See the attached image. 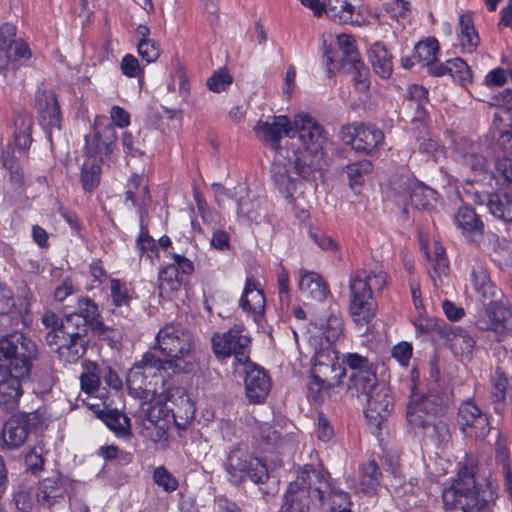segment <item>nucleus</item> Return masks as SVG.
I'll return each mask as SVG.
<instances>
[{
	"label": "nucleus",
	"mask_w": 512,
	"mask_h": 512,
	"mask_svg": "<svg viewBox=\"0 0 512 512\" xmlns=\"http://www.w3.org/2000/svg\"><path fill=\"white\" fill-rule=\"evenodd\" d=\"M121 73L127 78H144V68L140 66L138 59L132 54H125L120 62Z\"/></svg>",
	"instance_id": "60"
},
{
	"label": "nucleus",
	"mask_w": 512,
	"mask_h": 512,
	"mask_svg": "<svg viewBox=\"0 0 512 512\" xmlns=\"http://www.w3.org/2000/svg\"><path fill=\"white\" fill-rule=\"evenodd\" d=\"M389 276L382 268H357L349 276V314L359 327L369 326L377 313L374 292H382Z\"/></svg>",
	"instance_id": "5"
},
{
	"label": "nucleus",
	"mask_w": 512,
	"mask_h": 512,
	"mask_svg": "<svg viewBox=\"0 0 512 512\" xmlns=\"http://www.w3.org/2000/svg\"><path fill=\"white\" fill-rule=\"evenodd\" d=\"M174 422L179 429L185 428V423L178 422L175 413L165 405L152 404L144 412L140 436L145 441H150L156 450H165L169 446L168 430L171 422Z\"/></svg>",
	"instance_id": "10"
},
{
	"label": "nucleus",
	"mask_w": 512,
	"mask_h": 512,
	"mask_svg": "<svg viewBox=\"0 0 512 512\" xmlns=\"http://www.w3.org/2000/svg\"><path fill=\"white\" fill-rule=\"evenodd\" d=\"M437 192L423 183H417L410 192V202L418 210H430L436 202Z\"/></svg>",
	"instance_id": "42"
},
{
	"label": "nucleus",
	"mask_w": 512,
	"mask_h": 512,
	"mask_svg": "<svg viewBox=\"0 0 512 512\" xmlns=\"http://www.w3.org/2000/svg\"><path fill=\"white\" fill-rule=\"evenodd\" d=\"M366 401L364 414L367 420L380 427L394 407L390 389L384 385L363 398Z\"/></svg>",
	"instance_id": "24"
},
{
	"label": "nucleus",
	"mask_w": 512,
	"mask_h": 512,
	"mask_svg": "<svg viewBox=\"0 0 512 512\" xmlns=\"http://www.w3.org/2000/svg\"><path fill=\"white\" fill-rule=\"evenodd\" d=\"M160 286L167 291H178L183 284V278L172 263L163 266L158 274Z\"/></svg>",
	"instance_id": "50"
},
{
	"label": "nucleus",
	"mask_w": 512,
	"mask_h": 512,
	"mask_svg": "<svg viewBox=\"0 0 512 512\" xmlns=\"http://www.w3.org/2000/svg\"><path fill=\"white\" fill-rule=\"evenodd\" d=\"M116 136L111 133L109 136L103 137L101 132L95 130L91 134L85 136V145L83 152L88 160L97 159L102 163L103 159L108 157L115 147Z\"/></svg>",
	"instance_id": "29"
},
{
	"label": "nucleus",
	"mask_w": 512,
	"mask_h": 512,
	"mask_svg": "<svg viewBox=\"0 0 512 512\" xmlns=\"http://www.w3.org/2000/svg\"><path fill=\"white\" fill-rule=\"evenodd\" d=\"M41 321L49 329L45 336L47 345L60 361L67 364L77 363L86 354L90 343L89 329L110 345L121 338L118 329L104 323L98 304L88 296L77 299L74 312L59 317L48 310Z\"/></svg>",
	"instance_id": "1"
},
{
	"label": "nucleus",
	"mask_w": 512,
	"mask_h": 512,
	"mask_svg": "<svg viewBox=\"0 0 512 512\" xmlns=\"http://www.w3.org/2000/svg\"><path fill=\"white\" fill-rule=\"evenodd\" d=\"M14 125V140L16 147L21 151H27L33 142V118L26 112L19 113L14 119Z\"/></svg>",
	"instance_id": "39"
},
{
	"label": "nucleus",
	"mask_w": 512,
	"mask_h": 512,
	"mask_svg": "<svg viewBox=\"0 0 512 512\" xmlns=\"http://www.w3.org/2000/svg\"><path fill=\"white\" fill-rule=\"evenodd\" d=\"M135 247L140 258L153 262L159 257V249L156 240L149 234L147 225L144 224L143 217L140 218V231L135 241Z\"/></svg>",
	"instance_id": "40"
},
{
	"label": "nucleus",
	"mask_w": 512,
	"mask_h": 512,
	"mask_svg": "<svg viewBox=\"0 0 512 512\" xmlns=\"http://www.w3.org/2000/svg\"><path fill=\"white\" fill-rule=\"evenodd\" d=\"M152 478L154 483L166 493L176 491L179 486L177 478L163 465L154 469Z\"/></svg>",
	"instance_id": "55"
},
{
	"label": "nucleus",
	"mask_w": 512,
	"mask_h": 512,
	"mask_svg": "<svg viewBox=\"0 0 512 512\" xmlns=\"http://www.w3.org/2000/svg\"><path fill=\"white\" fill-rule=\"evenodd\" d=\"M101 179V162L97 159L84 161L80 169V183L83 191L88 194L93 193L100 186Z\"/></svg>",
	"instance_id": "38"
},
{
	"label": "nucleus",
	"mask_w": 512,
	"mask_h": 512,
	"mask_svg": "<svg viewBox=\"0 0 512 512\" xmlns=\"http://www.w3.org/2000/svg\"><path fill=\"white\" fill-rule=\"evenodd\" d=\"M429 91L422 85L414 84L408 89V99L416 102V113L418 117H424L427 111L424 107L429 101Z\"/></svg>",
	"instance_id": "57"
},
{
	"label": "nucleus",
	"mask_w": 512,
	"mask_h": 512,
	"mask_svg": "<svg viewBox=\"0 0 512 512\" xmlns=\"http://www.w3.org/2000/svg\"><path fill=\"white\" fill-rule=\"evenodd\" d=\"M293 127L295 137L301 143L300 153L318 157L323 154L324 145L327 142V132L313 117L308 114H297L294 117Z\"/></svg>",
	"instance_id": "14"
},
{
	"label": "nucleus",
	"mask_w": 512,
	"mask_h": 512,
	"mask_svg": "<svg viewBox=\"0 0 512 512\" xmlns=\"http://www.w3.org/2000/svg\"><path fill=\"white\" fill-rule=\"evenodd\" d=\"M223 469L226 480L237 487L248 479L255 484H264L269 478L266 465L244 443H236L229 448L223 461Z\"/></svg>",
	"instance_id": "8"
},
{
	"label": "nucleus",
	"mask_w": 512,
	"mask_h": 512,
	"mask_svg": "<svg viewBox=\"0 0 512 512\" xmlns=\"http://www.w3.org/2000/svg\"><path fill=\"white\" fill-rule=\"evenodd\" d=\"M490 386L489 397L493 404L494 412L502 414L506 406L509 378L501 367H496L493 374H491Z\"/></svg>",
	"instance_id": "32"
},
{
	"label": "nucleus",
	"mask_w": 512,
	"mask_h": 512,
	"mask_svg": "<svg viewBox=\"0 0 512 512\" xmlns=\"http://www.w3.org/2000/svg\"><path fill=\"white\" fill-rule=\"evenodd\" d=\"M210 343L214 357L224 364L232 358L231 364L235 370L251 360L252 338L243 325L235 324L227 331L215 332Z\"/></svg>",
	"instance_id": "9"
},
{
	"label": "nucleus",
	"mask_w": 512,
	"mask_h": 512,
	"mask_svg": "<svg viewBox=\"0 0 512 512\" xmlns=\"http://www.w3.org/2000/svg\"><path fill=\"white\" fill-rule=\"evenodd\" d=\"M439 50L438 40L435 37H427L414 46V57L418 62L428 65L433 60H436Z\"/></svg>",
	"instance_id": "46"
},
{
	"label": "nucleus",
	"mask_w": 512,
	"mask_h": 512,
	"mask_svg": "<svg viewBox=\"0 0 512 512\" xmlns=\"http://www.w3.org/2000/svg\"><path fill=\"white\" fill-rule=\"evenodd\" d=\"M161 359L153 352L148 351L144 353L142 359L136 362L128 371L126 376L127 387L130 391L135 393L144 392L147 390V378L155 377L157 375L163 378L161 368Z\"/></svg>",
	"instance_id": "20"
},
{
	"label": "nucleus",
	"mask_w": 512,
	"mask_h": 512,
	"mask_svg": "<svg viewBox=\"0 0 512 512\" xmlns=\"http://www.w3.org/2000/svg\"><path fill=\"white\" fill-rule=\"evenodd\" d=\"M479 329L494 332L498 338L512 331V307L502 301H491L479 314Z\"/></svg>",
	"instance_id": "18"
},
{
	"label": "nucleus",
	"mask_w": 512,
	"mask_h": 512,
	"mask_svg": "<svg viewBox=\"0 0 512 512\" xmlns=\"http://www.w3.org/2000/svg\"><path fill=\"white\" fill-rule=\"evenodd\" d=\"M125 187V203H131L133 207H136L140 218H142L151 199L149 187L144 184V176L136 172L131 173Z\"/></svg>",
	"instance_id": "28"
},
{
	"label": "nucleus",
	"mask_w": 512,
	"mask_h": 512,
	"mask_svg": "<svg viewBox=\"0 0 512 512\" xmlns=\"http://www.w3.org/2000/svg\"><path fill=\"white\" fill-rule=\"evenodd\" d=\"M336 40L342 53L340 59H336L337 51L332 45H324L322 64L327 78L335 77L341 69H345L347 66L361 60L356 41L352 35L342 33L337 36Z\"/></svg>",
	"instance_id": "15"
},
{
	"label": "nucleus",
	"mask_w": 512,
	"mask_h": 512,
	"mask_svg": "<svg viewBox=\"0 0 512 512\" xmlns=\"http://www.w3.org/2000/svg\"><path fill=\"white\" fill-rule=\"evenodd\" d=\"M232 82L233 78L228 71L226 69H219L207 79V87L212 92L219 93L225 91Z\"/></svg>",
	"instance_id": "61"
},
{
	"label": "nucleus",
	"mask_w": 512,
	"mask_h": 512,
	"mask_svg": "<svg viewBox=\"0 0 512 512\" xmlns=\"http://www.w3.org/2000/svg\"><path fill=\"white\" fill-rule=\"evenodd\" d=\"M457 422L461 432L475 440H484L490 432V422L473 399L463 401L457 413Z\"/></svg>",
	"instance_id": "17"
},
{
	"label": "nucleus",
	"mask_w": 512,
	"mask_h": 512,
	"mask_svg": "<svg viewBox=\"0 0 512 512\" xmlns=\"http://www.w3.org/2000/svg\"><path fill=\"white\" fill-rule=\"evenodd\" d=\"M35 108L39 122L52 137V131L61 129L62 113L56 94L46 89H38L35 95Z\"/></svg>",
	"instance_id": "23"
},
{
	"label": "nucleus",
	"mask_w": 512,
	"mask_h": 512,
	"mask_svg": "<svg viewBox=\"0 0 512 512\" xmlns=\"http://www.w3.org/2000/svg\"><path fill=\"white\" fill-rule=\"evenodd\" d=\"M406 420L411 430L427 435L438 447L451 440V403L441 391L429 390L412 397L407 405Z\"/></svg>",
	"instance_id": "4"
},
{
	"label": "nucleus",
	"mask_w": 512,
	"mask_h": 512,
	"mask_svg": "<svg viewBox=\"0 0 512 512\" xmlns=\"http://www.w3.org/2000/svg\"><path fill=\"white\" fill-rule=\"evenodd\" d=\"M0 367V409L6 412L16 409L23 396V383L30 381Z\"/></svg>",
	"instance_id": "25"
},
{
	"label": "nucleus",
	"mask_w": 512,
	"mask_h": 512,
	"mask_svg": "<svg viewBox=\"0 0 512 512\" xmlns=\"http://www.w3.org/2000/svg\"><path fill=\"white\" fill-rule=\"evenodd\" d=\"M194 347V337L189 330L169 324L158 331L151 349L166 357L161 359V368L165 373L178 374L192 370Z\"/></svg>",
	"instance_id": "6"
},
{
	"label": "nucleus",
	"mask_w": 512,
	"mask_h": 512,
	"mask_svg": "<svg viewBox=\"0 0 512 512\" xmlns=\"http://www.w3.org/2000/svg\"><path fill=\"white\" fill-rule=\"evenodd\" d=\"M346 71L352 74V81L356 91L365 93L369 90L370 70L362 59L358 63L355 62L347 66Z\"/></svg>",
	"instance_id": "48"
},
{
	"label": "nucleus",
	"mask_w": 512,
	"mask_h": 512,
	"mask_svg": "<svg viewBox=\"0 0 512 512\" xmlns=\"http://www.w3.org/2000/svg\"><path fill=\"white\" fill-rule=\"evenodd\" d=\"M494 459L496 466L501 469L503 476L512 473V455L507 436L498 432L494 444Z\"/></svg>",
	"instance_id": "41"
},
{
	"label": "nucleus",
	"mask_w": 512,
	"mask_h": 512,
	"mask_svg": "<svg viewBox=\"0 0 512 512\" xmlns=\"http://www.w3.org/2000/svg\"><path fill=\"white\" fill-rule=\"evenodd\" d=\"M238 307L256 323H259L264 318L266 308L265 293L261 283L253 275H249L245 279Z\"/></svg>",
	"instance_id": "21"
},
{
	"label": "nucleus",
	"mask_w": 512,
	"mask_h": 512,
	"mask_svg": "<svg viewBox=\"0 0 512 512\" xmlns=\"http://www.w3.org/2000/svg\"><path fill=\"white\" fill-rule=\"evenodd\" d=\"M450 76L460 85L466 86L473 82V71L470 66L460 57L448 60Z\"/></svg>",
	"instance_id": "51"
},
{
	"label": "nucleus",
	"mask_w": 512,
	"mask_h": 512,
	"mask_svg": "<svg viewBox=\"0 0 512 512\" xmlns=\"http://www.w3.org/2000/svg\"><path fill=\"white\" fill-rule=\"evenodd\" d=\"M329 478L328 471L306 465L288 484L278 512H310L309 499L313 505L327 507L329 511L350 508V495L334 488Z\"/></svg>",
	"instance_id": "2"
},
{
	"label": "nucleus",
	"mask_w": 512,
	"mask_h": 512,
	"mask_svg": "<svg viewBox=\"0 0 512 512\" xmlns=\"http://www.w3.org/2000/svg\"><path fill=\"white\" fill-rule=\"evenodd\" d=\"M345 363L350 369L348 390L358 398H364L373 391L384 386L377 377V367L367 357L358 353L345 354Z\"/></svg>",
	"instance_id": "13"
},
{
	"label": "nucleus",
	"mask_w": 512,
	"mask_h": 512,
	"mask_svg": "<svg viewBox=\"0 0 512 512\" xmlns=\"http://www.w3.org/2000/svg\"><path fill=\"white\" fill-rule=\"evenodd\" d=\"M110 297L114 307L129 306L132 301L131 289L126 281L118 278H110Z\"/></svg>",
	"instance_id": "45"
},
{
	"label": "nucleus",
	"mask_w": 512,
	"mask_h": 512,
	"mask_svg": "<svg viewBox=\"0 0 512 512\" xmlns=\"http://www.w3.org/2000/svg\"><path fill=\"white\" fill-rule=\"evenodd\" d=\"M137 52L147 64L156 62L161 55L160 45L155 40H139Z\"/></svg>",
	"instance_id": "58"
},
{
	"label": "nucleus",
	"mask_w": 512,
	"mask_h": 512,
	"mask_svg": "<svg viewBox=\"0 0 512 512\" xmlns=\"http://www.w3.org/2000/svg\"><path fill=\"white\" fill-rule=\"evenodd\" d=\"M264 204L265 201L260 197H256L249 201L240 199L238 202L237 210L240 215L245 216L248 220L257 221V219L260 217L258 210L260 207H263Z\"/></svg>",
	"instance_id": "62"
},
{
	"label": "nucleus",
	"mask_w": 512,
	"mask_h": 512,
	"mask_svg": "<svg viewBox=\"0 0 512 512\" xmlns=\"http://www.w3.org/2000/svg\"><path fill=\"white\" fill-rule=\"evenodd\" d=\"M479 203L487 202L490 213L505 222H512V194L510 193H485L477 195Z\"/></svg>",
	"instance_id": "34"
},
{
	"label": "nucleus",
	"mask_w": 512,
	"mask_h": 512,
	"mask_svg": "<svg viewBox=\"0 0 512 512\" xmlns=\"http://www.w3.org/2000/svg\"><path fill=\"white\" fill-rule=\"evenodd\" d=\"M372 67L377 75L383 79H388L393 72L392 55L382 42H376L372 45L369 53Z\"/></svg>",
	"instance_id": "36"
},
{
	"label": "nucleus",
	"mask_w": 512,
	"mask_h": 512,
	"mask_svg": "<svg viewBox=\"0 0 512 512\" xmlns=\"http://www.w3.org/2000/svg\"><path fill=\"white\" fill-rule=\"evenodd\" d=\"M121 144L126 158H143L146 156L142 143L134 140L131 132L125 131L121 136Z\"/></svg>",
	"instance_id": "59"
},
{
	"label": "nucleus",
	"mask_w": 512,
	"mask_h": 512,
	"mask_svg": "<svg viewBox=\"0 0 512 512\" xmlns=\"http://www.w3.org/2000/svg\"><path fill=\"white\" fill-rule=\"evenodd\" d=\"M373 170V163L368 159H362L346 166V173L349 180V185L352 189L357 186H362L364 183V176Z\"/></svg>",
	"instance_id": "49"
},
{
	"label": "nucleus",
	"mask_w": 512,
	"mask_h": 512,
	"mask_svg": "<svg viewBox=\"0 0 512 512\" xmlns=\"http://www.w3.org/2000/svg\"><path fill=\"white\" fill-rule=\"evenodd\" d=\"M346 366L345 355L342 362H340L338 351L329 347L315 353L311 373L334 389L343 383L342 380L346 376Z\"/></svg>",
	"instance_id": "16"
},
{
	"label": "nucleus",
	"mask_w": 512,
	"mask_h": 512,
	"mask_svg": "<svg viewBox=\"0 0 512 512\" xmlns=\"http://www.w3.org/2000/svg\"><path fill=\"white\" fill-rule=\"evenodd\" d=\"M254 132L260 141L276 152L281 149L280 142L283 135L288 138L295 137L293 123L285 115L274 116L271 122L259 120L254 127Z\"/></svg>",
	"instance_id": "22"
},
{
	"label": "nucleus",
	"mask_w": 512,
	"mask_h": 512,
	"mask_svg": "<svg viewBox=\"0 0 512 512\" xmlns=\"http://www.w3.org/2000/svg\"><path fill=\"white\" fill-rule=\"evenodd\" d=\"M43 454L44 445L41 443H38L26 452L24 462L26 470L30 472L31 475L37 476L44 470L45 459Z\"/></svg>",
	"instance_id": "53"
},
{
	"label": "nucleus",
	"mask_w": 512,
	"mask_h": 512,
	"mask_svg": "<svg viewBox=\"0 0 512 512\" xmlns=\"http://www.w3.org/2000/svg\"><path fill=\"white\" fill-rule=\"evenodd\" d=\"M0 160L2 166L9 172L11 181L16 183L22 182V167L14 152L9 149L3 150L0 156Z\"/></svg>",
	"instance_id": "56"
},
{
	"label": "nucleus",
	"mask_w": 512,
	"mask_h": 512,
	"mask_svg": "<svg viewBox=\"0 0 512 512\" xmlns=\"http://www.w3.org/2000/svg\"><path fill=\"white\" fill-rule=\"evenodd\" d=\"M381 471L375 460H370L362 466L360 486L364 493L372 494L377 490Z\"/></svg>",
	"instance_id": "44"
},
{
	"label": "nucleus",
	"mask_w": 512,
	"mask_h": 512,
	"mask_svg": "<svg viewBox=\"0 0 512 512\" xmlns=\"http://www.w3.org/2000/svg\"><path fill=\"white\" fill-rule=\"evenodd\" d=\"M331 390H333V388L323 382L322 379L314 377L313 373L310 374L306 393L307 400L310 404H322L325 398L330 395Z\"/></svg>",
	"instance_id": "47"
},
{
	"label": "nucleus",
	"mask_w": 512,
	"mask_h": 512,
	"mask_svg": "<svg viewBox=\"0 0 512 512\" xmlns=\"http://www.w3.org/2000/svg\"><path fill=\"white\" fill-rule=\"evenodd\" d=\"M470 281L476 293L484 299L496 296L497 286L491 280L490 273L485 266H474L470 272Z\"/></svg>",
	"instance_id": "37"
},
{
	"label": "nucleus",
	"mask_w": 512,
	"mask_h": 512,
	"mask_svg": "<svg viewBox=\"0 0 512 512\" xmlns=\"http://www.w3.org/2000/svg\"><path fill=\"white\" fill-rule=\"evenodd\" d=\"M456 38L462 54H472L479 47L481 40L475 27L473 11L466 10L459 14Z\"/></svg>",
	"instance_id": "27"
},
{
	"label": "nucleus",
	"mask_w": 512,
	"mask_h": 512,
	"mask_svg": "<svg viewBox=\"0 0 512 512\" xmlns=\"http://www.w3.org/2000/svg\"><path fill=\"white\" fill-rule=\"evenodd\" d=\"M92 366L93 370L83 373L80 377L81 389L88 394L97 392L101 383L98 365L93 363Z\"/></svg>",
	"instance_id": "63"
},
{
	"label": "nucleus",
	"mask_w": 512,
	"mask_h": 512,
	"mask_svg": "<svg viewBox=\"0 0 512 512\" xmlns=\"http://www.w3.org/2000/svg\"><path fill=\"white\" fill-rule=\"evenodd\" d=\"M454 224L466 236L482 237L484 233L481 217L472 207L466 205L458 208L454 215Z\"/></svg>",
	"instance_id": "33"
},
{
	"label": "nucleus",
	"mask_w": 512,
	"mask_h": 512,
	"mask_svg": "<svg viewBox=\"0 0 512 512\" xmlns=\"http://www.w3.org/2000/svg\"><path fill=\"white\" fill-rule=\"evenodd\" d=\"M99 418L118 438H129L132 435L130 418L116 409L102 410Z\"/></svg>",
	"instance_id": "35"
},
{
	"label": "nucleus",
	"mask_w": 512,
	"mask_h": 512,
	"mask_svg": "<svg viewBox=\"0 0 512 512\" xmlns=\"http://www.w3.org/2000/svg\"><path fill=\"white\" fill-rule=\"evenodd\" d=\"M16 308L12 289L0 281V316H7Z\"/></svg>",
	"instance_id": "64"
},
{
	"label": "nucleus",
	"mask_w": 512,
	"mask_h": 512,
	"mask_svg": "<svg viewBox=\"0 0 512 512\" xmlns=\"http://www.w3.org/2000/svg\"><path fill=\"white\" fill-rule=\"evenodd\" d=\"M44 414L40 410L17 412L4 423L0 434L2 450L13 451L24 445L31 432L41 428Z\"/></svg>",
	"instance_id": "11"
},
{
	"label": "nucleus",
	"mask_w": 512,
	"mask_h": 512,
	"mask_svg": "<svg viewBox=\"0 0 512 512\" xmlns=\"http://www.w3.org/2000/svg\"><path fill=\"white\" fill-rule=\"evenodd\" d=\"M493 177L498 183L512 189V158L507 156L497 157Z\"/></svg>",
	"instance_id": "54"
},
{
	"label": "nucleus",
	"mask_w": 512,
	"mask_h": 512,
	"mask_svg": "<svg viewBox=\"0 0 512 512\" xmlns=\"http://www.w3.org/2000/svg\"><path fill=\"white\" fill-rule=\"evenodd\" d=\"M339 136L345 145L368 156L380 153L384 144V132L375 124L353 122L342 125Z\"/></svg>",
	"instance_id": "12"
},
{
	"label": "nucleus",
	"mask_w": 512,
	"mask_h": 512,
	"mask_svg": "<svg viewBox=\"0 0 512 512\" xmlns=\"http://www.w3.org/2000/svg\"><path fill=\"white\" fill-rule=\"evenodd\" d=\"M475 344V339L465 329L459 327L452 331L450 345L455 354L470 353Z\"/></svg>",
	"instance_id": "52"
},
{
	"label": "nucleus",
	"mask_w": 512,
	"mask_h": 512,
	"mask_svg": "<svg viewBox=\"0 0 512 512\" xmlns=\"http://www.w3.org/2000/svg\"><path fill=\"white\" fill-rule=\"evenodd\" d=\"M326 13L342 24L361 27L366 24L361 11L355 12V7L347 0H323Z\"/></svg>",
	"instance_id": "30"
},
{
	"label": "nucleus",
	"mask_w": 512,
	"mask_h": 512,
	"mask_svg": "<svg viewBox=\"0 0 512 512\" xmlns=\"http://www.w3.org/2000/svg\"><path fill=\"white\" fill-rule=\"evenodd\" d=\"M329 344L336 342L343 334V318L340 313L331 312L325 321L315 323Z\"/></svg>",
	"instance_id": "43"
},
{
	"label": "nucleus",
	"mask_w": 512,
	"mask_h": 512,
	"mask_svg": "<svg viewBox=\"0 0 512 512\" xmlns=\"http://www.w3.org/2000/svg\"><path fill=\"white\" fill-rule=\"evenodd\" d=\"M244 367L245 395L250 403H264L271 390V378L268 372L253 361L242 365Z\"/></svg>",
	"instance_id": "19"
},
{
	"label": "nucleus",
	"mask_w": 512,
	"mask_h": 512,
	"mask_svg": "<svg viewBox=\"0 0 512 512\" xmlns=\"http://www.w3.org/2000/svg\"><path fill=\"white\" fill-rule=\"evenodd\" d=\"M38 357V345L25 333L14 331L0 338L1 368L31 379Z\"/></svg>",
	"instance_id": "7"
},
{
	"label": "nucleus",
	"mask_w": 512,
	"mask_h": 512,
	"mask_svg": "<svg viewBox=\"0 0 512 512\" xmlns=\"http://www.w3.org/2000/svg\"><path fill=\"white\" fill-rule=\"evenodd\" d=\"M67 488L60 472L42 479L37 487L36 500L43 508L51 509L63 504L66 500Z\"/></svg>",
	"instance_id": "26"
},
{
	"label": "nucleus",
	"mask_w": 512,
	"mask_h": 512,
	"mask_svg": "<svg viewBox=\"0 0 512 512\" xmlns=\"http://www.w3.org/2000/svg\"><path fill=\"white\" fill-rule=\"evenodd\" d=\"M480 462L477 456L465 454L457 463L456 477L442 490V503L446 511L488 512L498 494L488 479L477 482Z\"/></svg>",
	"instance_id": "3"
},
{
	"label": "nucleus",
	"mask_w": 512,
	"mask_h": 512,
	"mask_svg": "<svg viewBox=\"0 0 512 512\" xmlns=\"http://www.w3.org/2000/svg\"><path fill=\"white\" fill-rule=\"evenodd\" d=\"M298 288L310 298L322 301L330 294L329 287L321 275L304 268L299 270Z\"/></svg>",
	"instance_id": "31"
}]
</instances>
